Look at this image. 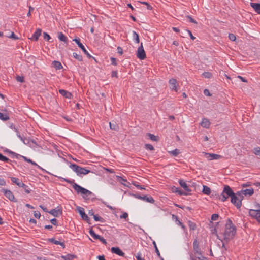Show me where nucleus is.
I'll return each mask as SVG.
<instances>
[{
	"label": "nucleus",
	"instance_id": "f257e3e1",
	"mask_svg": "<svg viewBox=\"0 0 260 260\" xmlns=\"http://www.w3.org/2000/svg\"><path fill=\"white\" fill-rule=\"evenodd\" d=\"M61 180H63L66 182L72 185L73 188L76 191L77 193H81L83 194V198L85 200H89V198L88 197L90 196H94V194L90 191L86 189L85 188L82 187L77 183H75L74 180H70L62 177H59Z\"/></svg>",
	"mask_w": 260,
	"mask_h": 260
},
{
	"label": "nucleus",
	"instance_id": "f03ea898",
	"mask_svg": "<svg viewBox=\"0 0 260 260\" xmlns=\"http://www.w3.org/2000/svg\"><path fill=\"white\" fill-rule=\"evenodd\" d=\"M236 233V226L233 224L232 220L228 218L225 224L224 232L221 233L223 235V241L228 243L233 239Z\"/></svg>",
	"mask_w": 260,
	"mask_h": 260
},
{
	"label": "nucleus",
	"instance_id": "7ed1b4c3",
	"mask_svg": "<svg viewBox=\"0 0 260 260\" xmlns=\"http://www.w3.org/2000/svg\"><path fill=\"white\" fill-rule=\"evenodd\" d=\"M234 192L231 188L229 185H224L222 192L221 194V197L219 198L222 202H224L229 197L231 198L232 195H234Z\"/></svg>",
	"mask_w": 260,
	"mask_h": 260
},
{
	"label": "nucleus",
	"instance_id": "20e7f679",
	"mask_svg": "<svg viewBox=\"0 0 260 260\" xmlns=\"http://www.w3.org/2000/svg\"><path fill=\"white\" fill-rule=\"evenodd\" d=\"M70 167L75 171L78 175H86L91 172L90 170L81 167L75 164H71Z\"/></svg>",
	"mask_w": 260,
	"mask_h": 260
},
{
	"label": "nucleus",
	"instance_id": "39448f33",
	"mask_svg": "<svg viewBox=\"0 0 260 260\" xmlns=\"http://www.w3.org/2000/svg\"><path fill=\"white\" fill-rule=\"evenodd\" d=\"M73 41L75 42L78 45V47L83 51V52L87 55V56L90 58L92 57V56L88 53L84 45L80 42V39L79 38H75L73 39Z\"/></svg>",
	"mask_w": 260,
	"mask_h": 260
},
{
	"label": "nucleus",
	"instance_id": "423d86ee",
	"mask_svg": "<svg viewBox=\"0 0 260 260\" xmlns=\"http://www.w3.org/2000/svg\"><path fill=\"white\" fill-rule=\"evenodd\" d=\"M1 191L3 192L5 196L11 201L17 202V200L15 199L13 192L10 190L3 188Z\"/></svg>",
	"mask_w": 260,
	"mask_h": 260
},
{
	"label": "nucleus",
	"instance_id": "0eeeda50",
	"mask_svg": "<svg viewBox=\"0 0 260 260\" xmlns=\"http://www.w3.org/2000/svg\"><path fill=\"white\" fill-rule=\"evenodd\" d=\"M137 56L141 60H143L146 57V53L144 50L142 43H141L140 46H139L137 49Z\"/></svg>",
	"mask_w": 260,
	"mask_h": 260
},
{
	"label": "nucleus",
	"instance_id": "6e6552de",
	"mask_svg": "<svg viewBox=\"0 0 260 260\" xmlns=\"http://www.w3.org/2000/svg\"><path fill=\"white\" fill-rule=\"evenodd\" d=\"M133 196L134 197H135L136 198H137V199H140V200H142L143 201H145L147 202H149L150 203H154L155 202L153 198L151 196L148 197L146 195L141 196V195L138 194H133Z\"/></svg>",
	"mask_w": 260,
	"mask_h": 260
},
{
	"label": "nucleus",
	"instance_id": "1a4fd4ad",
	"mask_svg": "<svg viewBox=\"0 0 260 260\" xmlns=\"http://www.w3.org/2000/svg\"><path fill=\"white\" fill-rule=\"evenodd\" d=\"M11 153L17 159H19V158L21 157L26 162H28L29 163H30L31 164H32V165L34 166H37L38 168H41V167L38 165H37L35 161H33L31 159H29V158H27L25 156H22V155H21L20 154H17L15 152H11Z\"/></svg>",
	"mask_w": 260,
	"mask_h": 260
},
{
	"label": "nucleus",
	"instance_id": "9d476101",
	"mask_svg": "<svg viewBox=\"0 0 260 260\" xmlns=\"http://www.w3.org/2000/svg\"><path fill=\"white\" fill-rule=\"evenodd\" d=\"M231 202L238 209L240 208L242 206V203L238 199V196L234 193V195L231 197Z\"/></svg>",
	"mask_w": 260,
	"mask_h": 260
},
{
	"label": "nucleus",
	"instance_id": "9b49d317",
	"mask_svg": "<svg viewBox=\"0 0 260 260\" xmlns=\"http://www.w3.org/2000/svg\"><path fill=\"white\" fill-rule=\"evenodd\" d=\"M77 210L79 213L80 214L82 218L86 221L87 223H90L89 222L90 221V219L87 216V214L85 213L84 209L83 208L81 207H77Z\"/></svg>",
	"mask_w": 260,
	"mask_h": 260
},
{
	"label": "nucleus",
	"instance_id": "f8f14e48",
	"mask_svg": "<svg viewBox=\"0 0 260 260\" xmlns=\"http://www.w3.org/2000/svg\"><path fill=\"white\" fill-rule=\"evenodd\" d=\"M249 214L250 216L256 219L260 223V210H249Z\"/></svg>",
	"mask_w": 260,
	"mask_h": 260
},
{
	"label": "nucleus",
	"instance_id": "ddd939ff",
	"mask_svg": "<svg viewBox=\"0 0 260 260\" xmlns=\"http://www.w3.org/2000/svg\"><path fill=\"white\" fill-rule=\"evenodd\" d=\"M204 154L206 156V158L210 160H214V159H219L222 157V156L213 153H208L206 152H204Z\"/></svg>",
	"mask_w": 260,
	"mask_h": 260
},
{
	"label": "nucleus",
	"instance_id": "4468645a",
	"mask_svg": "<svg viewBox=\"0 0 260 260\" xmlns=\"http://www.w3.org/2000/svg\"><path fill=\"white\" fill-rule=\"evenodd\" d=\"M112 253L116 254L119 256H124L125 253L118 247H112L111 249Z\"/></svg>",
	"mask_w": 260,
	"mask_h": 260
},
{
	"label": "nucleus",
	"instance_id": "2eb2a0df",
	"mask_svg": "<svg viewBox=\"0 0 260 260\" xmlns=\"http://www.w3.org/2000/svg\"><path fill=\"white\" fill-rule=\"evenodd\" d=\"M48 213L54 217H57L59 215H62V210L61 209H53L50 211L48 212Z\"/></svg>",
	"mask_w": 260,
	"mask_h": 260
},
{
	"label": "nucleus",
	"instance_id": "dca6fc26",
	"mask_svg": "<svg viewBox=\"0 0 260 260\" xmlns=\"http://www.w3.org/2000/svg\"><path fill=\"white\" fill-rule=\"evenodd\" d=\"M169 83L170 85V88L172 90H175L176 92L178 91V89L176 87V84L177 83V81L176 79L172 78L169 80Z\"/></svg>",
	"mask_w": 260,
	"mask_h": 260
},
{
	"label": "nucleus",
	"instance_id": "f3484780",
	"mask_svg": "<svg viewBox=\"0 0 260 260\" xmlns=\"http://www.w3.org/2000/svg\"><path fill=\"white\" fill-rule=\"evenodd\" d=\"M193 249L195 251V253L199 255H201L202 253L199 246V243L197 239H195L193 243Z\"/></svg>",
	"mask_w": 260,
	"mask_h": 260
},
{
	"label": "nucleus",
	"instance_id": "a211bd4d",
	"mask_svg": "<svg viewBox=\"0 0 260 260\" xmlns=\"http://www.w3.org/2000/svg\"><path fill=\"white\" fill-rule=\"evenodd\" d=\"M178 182L180 186L184 189L185 191L191 192V190L189 188V186L186 182L182 179H179Z\"/></svg>",
	"mask_w": 260,
	"mask_h": 260
},
{
	"label": "nucleus",
	"instance_id": "6ab92c4d",
	"mask_svg": "<svg viewBox=\"0 0 260 260\" xmlns=\"http://www.w3.org/2000/svg\"><path fill=\"white\" fill-rule=\"evenodd\" d=\"M59 92L63 96L67 99H71L73 96L72 94L70 92L64 89H59Z\"/></svg>",
	"mask_w": 260,
	"mask_h": 260
},
{
	"label": "nucleus",
	"instance_id": "aec40b11",
	"mask_svg": "<svg viewBox=\"0 0 260 260\" xmlns=\"http://www.w3.org/2000/svg\"><path fill=\"white\" fill-rule=\"evenodd\" d=\"M42 32V29L40 28H38L36 29V31L32 35V36L30 39L31 40H34L36 41H38L39 37L41 36Z\"/></svg>",
	"mask_w": 260,
	"mask_h": 260
},
{
	"label": "nucleus",
	"instance_id": "412c9836",
	"mask_svg": "<svg viewBox=\"0 0 260 260\" xmlns=\"http://www.w3.org/2000/svg\"><path fill=\"white\" fill-rule=\"evenodd\" d=\"M201 125L204 128H208L210 125V122L208 119L204 118L202 119Z\"/></svg>",
	"mask_w": 260,
	"mask_h": 260
},
{
	"label": "nucleus",
	"instance_id": "4be33fe9",
	"mask_svg": "<svg viewBox=\"0 0 260 260\" xmlns=\"http://www.w3.org/2000/svg\"><path fill=\"white\" fill-rule=\"evenodd\" d=\"M250 6L254 10V11L258 14H260V4L250 3Z\"/></svg>",
	"mask_w": 260,
	"mask_h": 260
},
{
	"label": "nucleus",
	"instance_id": "5701e85b",
	"mask_svg": "<svg viewBox=\"0 0 260 260\" xmlns=\"http://www.w3.org/2000/svg\"><path fill=\"white\" fill-rule=\"evenodd\" d=\"M58 38L60 41L63 42L64 43L67 44L68 43L67 37L62 32L58 33Z\"/></svg>",
	"mask_w": 260,
	"mask_h": 260
},
{
	"label": "nucleus",
	"instance_id": "b1692460",
	"mask_svg": "<svg viewBox=\"0 0 260 260\" xmlns=\"http://www.w3.org/2000/svg\"><path fill=\"white\" fill-rule=\"evenodd\" d=\"M172 191L174 192L178 193L179 195L186 196V195L188 194V193H187V192H186L182 190L178 187H174V188H172Z\"/></svg>",
	"mask_w": 260,
	"mask_h": 260
},
{
	"label": "nucleus",
	"instance_id": "393cba45",
	"mask_svg": "<svg viewBox=\"0 0 260 260\" xmlns=\"http://www.w3.org/2000/svg\"><path fill=\"white\" fill-rule=\"evenodd\" d=\"M61 257L64 260H73V259L77 258V256L74 254H68L66 255H62Z\"/></svg>",
	"mask_w": 260,
	"mask_h": 260
},
{
	"label": "nucleus",
	"instance_id": "a878e982",
	"mask_svg": "<svg viewBox=\"0 0 260 260\" xmlns=\"http://www.w3.org/2000/svg\"><path fill=\"white\" fill-rule=\"evenodd\" d=\"M52 67L55 68L56 70H60L63 68L61 63L58 61H53L52 62Z\"/></svg>",
	"mask_w": 260,
	"mask_h": 260
},
{
	"label": "nucleus",
	"instance_id": "bb28decb",
	"mask_svg": "<svg viewBox=\"0 0 260 260\" xmlns=\"http://www.w3.org/2000/svg\"><path fill=\"white\" fill-rule=\"evenodd\" d=\"M241 192L245 196H251L254 193V190L253 188L242 189Z\"/></svg>",
	"mask_w": 260,
	"mask_h": 260
},
{
	"label": "nucleus",
	"instance_id": "cd10ccee",
	"mask_svg": "<svg viewBox=\"0 0 260 260\" xmlns=\"http://www.w3.org/2000/svg\"><path fill=\"white\" fill-rule=\"evenodd\" d=\"M11 180L12 182L15 184H16L19 187H20L22 183H23L21 181H20L18 178L12 177H11Z\"/></svg>",
	"mask_w": 260,
	"mask_h": 260
},
{
	"label": "nucleus",
	"instance_id": "c85d7f7f",
	"mask_svg": "<svg viewBox=\"0 0 260 260\" xmlns=\"http://www.w3.org/2000/svg\"><path fill=\"white\" fill-rule=\"evenodd\" d=\"M10 119L9 116L8 115V113H3L0 112V119L6 121L7 120H8Z\"/></svg>",
	"mask_w": 260,
	"mask_h": 260
},
{
	"label": "nucleus",
	"instance_id": "c756f323",
	"mask_svg": "<svg viewBox=\"0 0 260 260\" xmlns=\"http://www.w3.org/2000/svg\"><path fill=\"white\" fill-rule=\"evenodd\" d=\"M146 136H148L150 140L153 141H158V137L157 136H156L150 133H147Z\"/></svg>",
	"mask_w": 260,
	"mask_h": 260
},
{
	"label": "nucleus",
	"instance_id": "7c9ffc66",
	"mask_svg": "<svg viewBox=\"0 0 260 260\" xmlns=\"http://www.w3.org/2000/svg\"><path fill=\"white\" fill-rule=\"evenodd\" d=\"M202 192L205 194L209 195L211 193V189L206 185H203Z\"/></svg>",
	"mask_w": 260,
	"mask_h": 260
},
{
	"label": "nucleus",
	"instance_id": "2f4dec72",
	"mask_svg": "<svg viewBox=\"0 0 260 260\" xmlns=\"http://www.w3.org/2000/svg\"><path fill=\"white\" fill-rule=\"evenodd\" d=\"M173 217H174L175 218L176 221L178 222V224L182 228V229L183 230L184 232H185L187 230L186 226L183 224V223H182L178 220V217L174 215H173Z\"/></svg>",
	"mask_w": 260,
	"mask_h": 260
},
{
	"label": "nucleus",
	"instance_id": "473e14b6",
	"mask_svg": "<svg viewBox=\"0 0 260 260\" xmlns=\"http://www.w3.org/2000/svg\"><path fill=\"white\" fill-rule=\"evenodd\" d=\"M110 129L114 131H118L119 129L118 125L116 124V122H110Z\"/></svg>",
	"mask_w": 260,
	"mask_h": 260
},
{
	"label": "nucleus",
	"instance_id": "72a5a7b5",
	"mask_svg": "<svg viewBox=\"0 0 260 260\" xmlns=\"http://www.w3.org/2000/svg\"><path fill=\"white\" fill-rule=\"evenodd\" d=\"M133 39L135 41L136 43H139L140 42L139 36L135 31H133Z\"/></svg>",
	"mask_w": 260,
	"mask_h": 260
},
{
	"label": "nucleus",
	"instance_id": "f704fd0d",
	"mask_svg": "<svg viewBox=\"0 0 260 260\" xmlns=\"http://www.w3.org/2000/svg\"><path fill=\"white\" fill-rule=\"evenodd\" d=\"M188 226L190 231H194L196 228V224L194 222L191 221H188Z\"/></svg>",
	"mask_w": 260,
	"mask_h": 260
},
{
	"label": "nucleus",
	"instance_id": "c9c22d12",
	"mask_svg": "<svg viewBox=\"0 0 260 260\" xmlns=\"http://www.w3.org/2000/svg\"><path fill=\"white\" fill-rule=\"evenodd\" d=\"M89 234L94 239L98 240V239L99 238L100 235L95 234L94 231L92 229L90 230Z\"/></svg>",
	"mask_w": 260,
	"mask_h": 260
},
{
	"label": "nucleus",
	"instance_id": "e433bc0d",
	"mask_svg": "<svg viewBox=\"0 0 260 260\" xmlns=\"http://www.w3.org/2000/svg\"><path fill=\"white\" fill-rule=\"evenodd\" d=\"M0 160L3 161L4 162H11L8 158L6 156L3 155L2 153H0Z\"/></svg>",
	"mask_w": 260,
	"mask_h": 260
},
{
	"label": "nucleus",
	"instance_id": "4c0bfd02",
	"mask_svg": "<svg viewBox=\"0 0 260 260\" xmlns=\"http://www.w3.org/2000/svg\"><path fill=\"white\" fill-rule=\"evenodd\" d=\"M20 187H22L24 190V191L27 193V194H29L30 193V190L29 189L28 187V186H27L26 185H25L24 183H22Z\"/></svg>",
	"mask_w": 260,
	"mask_h": 260
},
{
	"label": "nucleus",
	"instance_id": "58836bf2",
	"mask_svg": "<svg viewBox=\"0 0 260 260\" xmlns=\"http://www.w3.org/2000/svg\"><path fill=\"white\" fill-rule=\"evenodd\" d=\"M73 57L78 60L81 61L83 60L82 55L78 54L77 53L74 52L73 54Z\"/></svg>",
	"mask_w": 260,
	"mask_h": 260
},
{
	"label": "nucleus",
	"instance_id": "ea45409f",
	"mask_svg": "<svg viewBox=\"0 0 260 260\" xmlns=\"http://www.w3.org/2000/svg\"><path fill=\"white\" fill-rule=\"evenodd\" d=\"M93 218L96 221H101V222H104L105 221L102 217L97 214L94 215Z\"/></svg>",
	"mask_w": 260,
	"mask_h": 260
},
{
	"label": "nucleus",
	"instance_id": "a19ab883",
	"mask_svg": "<svg viewBox=\"0 0 260 260\" xmlns=\"http://www.w3.org/2000/svg\"><path fill=\"white\" fill-rule=\"evenodd\" d=\"M202 76L206 78L210 79L212 77V74L210 72H205L202 74Z\"/></svg>",
	"mask_w": 260,
	"mask_h": 260
},
{
	"label": "nucleus",
	"instance_id": "79ce46f5",
	"mask_svg": "<svg viewBox=\"0 0 260 260\" xmlns=\"http://www.w3.org/2000/svg\"><path fill=\"white\" fill-rule=\"evenodd\" d=\"M132 184L139 189H140V190L145 189V188L144 187H143L142 185H139L138 182H136V181L133 182L132 183Z\"/></svg>",
	"mask_w": 260,
	"mask_h": 260
},
{
	"label": "nucleus",
	"instance_id": "37998d69",
	"mask_svg": "<svg viewBox=\"0 0 260 260\" xmlns=\"http://www.w3.org/2000/svg\"><path fill=\"white\" fill-rule=\"evenodd\" d=\"M153 244L154 245V247L155 248V252L156 253L157 255H158V256L160 258L161 256L160 255V252H159V251L156 246V244L155 243V241H153Z\"/></svg>",
	"mask_w": 260,
	"mask_h": 260
},
{
	"label": "nucleus",
	"instance_id": "c03bdc74",
	"mask_svg": "<svg viewBox=\"0 0 260 260\" xmlns=\"http://www.w3.org/2000/svg\"><path fill=\"white\" fill-rule=\"evenodd\" d=\"M169 152L173 156H177L180 153V150L178 149H175Z\"/></svg>",
	"mask_w": 260,
	"mask_h": 260
},
{
	"label": "nucleus",
	"instance_id": "a18cd8bd",
	"mask_svg": "<svg viewBox=\"0 0 260 260\" xmlns=\"http://www.w3.org/2000/svg\"><path fill=\"white\" fill-rule=\"evenodd\" d=\"M13 129L17 133V136H18V137L19 138L20 140L23 141V143H25L24 140L22 137H21V136L20 135L18 129L17 128H16L15 126H14Z\"/></svg>",
	"mask_w": 260,
	"mask_h": 260
},
{
	"label": "nucleus",
	"instance_id": "49530a36",
	"mask_svg": "<svg viewBox=\"0 0 260 260\" xmlns=\"http://www.w3.org/2000/svg\"><path fill=\"white\" fill-rule=\"evenodd\" d=\"M48 241L56 245H58L60 244V241L56 240L54 238H49L48 239Z\"/></svg>",
	"mask_w": 260,
	"mask_h": 260
},
{
	"label": "nucleus",
	"instance_id": "de8ad7c7",
	"mask_svg": "<svg viewBox=\"0 0 260 260\" xmlns=\"http://www.w3.org/2000/svg\"><path fill=\"white\" fill-rule=\"evenodd\" d=\"M145 148L146 149L150 150H154V147L151 144H146L145 145Z\"/></svg>",
	"mask_w": 260,
	"mask_h": 260
},
{
	"label": "nucleus",
	"instance_id": "09e8293b",
	"mask_svg": "<svg viewBox=\"0 0 260 260\" xmlns=\"http://www.w3.org/2000/svg\"><path fill=\"white\" fill-rule=\"evenodd\" d=\"M16 79L18 82L23 83L24 82V78L23 76H17L16 77Z\"/></svg>",
	"mask_w": 260,
	"mask_h": 260
},
{
	"label": "nucleus",
	"instance_id": "8fccbe9b",
	"mask_svg": "<svg viewBox=\"0 0 260 260\" xmlns=\"http://www.w3.org/2000/svg\"><path fill=\"white\" fill-rule=\"evenodd\" d=\"M43 37L44 39L48 41H50V40L51 39L50 36L47 32H43Z\"/></svg>",
	"mask_w": 260,
	"mask_h": 260
},
{
	"label": "nucleus",
	"instance_id": "3c124183",
	"mask_svg": "<svg viewBox=\"0 0 260 260\" xmlns=\"http://www.w3.org/2000/svg\"><path fill=\"white\" fill-rule=\"evenodd\" d=\"M254 153L260 156V147H256L254 149Z\"/></svg>",
	"mask_w": 260,
	"mask_h": 260
},
{
	"label": "nucleus",
	"instance_id": "603ef678",
	"mask_svg": "<svg viewBox=\"0 0 260 260\" xmlns=\"http://www.w3.org/2000/svg\"><path fill=\"white\" fill-rule=\"evenodd\" d=\"M229 38L232 41H235L236 39L235 35L233 34H229Z\"/></svg>",
	"mask_w": 260,
	"mask_h": 260
},
{
	"label": "nucleus",
	"instance_id": "864d4df0",
	"mask_svg": "<svg viewBox=\"0 0 260 260\" xmlns=\"http://www.w3.org/2000/svg\"><path fill=\"white\" fill-rule=\"evenodd\" d=\"M186 17L189 19L190 22L194 23L196 24H197V22L193 18H192L190 16L187 15L186 16Z\"/></svg>",
	"mask_w": 260,
	"mask_h": 260
},
{
	"label": "nucleus",
	"instance_id": "5fc2aeb1",
	"mask_svg": "<svg viewBox=\"0 0 260 260\" xmlns=\"http://www.w3.org/2000/svg\"><path fill=\"white\" fill-rule=\"evenodd\" d=\"M9 37L15 40H18L19 39L18 37L13 32H11V35L9 36Z\"/></svg>",
	"mask_w": 260,
	"mask_h": 260
},
{
	"label": "nucleus",
	"instance_id": "6e6d98bb",
	"mask_svg": "<svg viewBox=\"0 0 260 260\" xmlns=\"http://www.w3.org/2000/svg\"><path fill=\"white\" fill-rule=\"evenodd\" d=\"M141 4L145 5L148 10H152V7L146 2H141Z\"/></svg>",
	"mask_w": 260,
	"mask_h": 260
},
{
	"label": "nucleus",
	"instance_id": "4d7b16f0",
	"mask_svg": "<svg viewBox=\"0 0 260 260\" xmlns=\"http://www.w3.org/2000/svg\"><path fill=\"white\" fill-rule=\"evenodd\" d=\"M219 218V215L217 214H213L211 216V219L212 220H217Z\"/></svg>",
	"mask_w": 260,
	"mask_h": 260
},
{
	"label": "nucleus",
	"instance_id": "13d9d810",
	"mask_svg": "<svg viewBox=\"0 0 260 260\" xmlns=\"http://www.w3.org/2000/svg\"><path fill=\"white\" fill-rule=\"evenodd\" d=\"M98 240H99L103 244L105 245L107 244V241L103 237L100 236Z\"/></svg>",
	"mask_w": 260,
	"mask_h": 260
},
{
	"label": "nucleus",
	"instance_id": "bf43d9fd",
	"mask_svg": "<svg viewBox=\"0 0 260 260\" xmlns=\"http://www.w3.org/2000/svg\"><path fill=\"white\" fill-rule=\"evenodd\" d=\"M110 60L111 61V63L113 65L116 66L117 65V60L116 58L114 57H111Z\"/></svg>",
	"mask_w": 260,
	"mask_h": 260
},
{
	"label": "nucleus",
	"instance_id": "052dcab7",
	"mask_svg": "<svg viewBox=\"0 0 260 260\" xmlns=\"http://www.w3.org/2000/svg\"><path fill=\"white\" fill-rule=\"evenodd\" d=\"M34 216L37 218H39L41 216L40 213L38 211H35L34 212Z\"/></svg>",
	"mask_w": 260,
	"mask_h": 260
},
{
	"label": "nucleus",
	"instance_id": "680f3d73",
	"mask_svg": "<svg viewBox=\"0 0 260 260\" xmlns=\"http://www.w3.org/2000/svg\"><path fill=\"white\" fill-rule=\"evenodd\" d=\"M136 258L137 260H145L143 257L142 256V254L140 253H137V255L136 256Z\"/></svg>",
	"mask_w": 260,
	"mask_h": 260
},
{
	"label": "nucleus",
	"instance_id": "e2e57ef3",
	"mask_svg": "<svg viewBox=\"0 0 260 260\" xmlns=\"http://www.w3.org/2000/svg\"><path fill=\"white\" fill-rule=\"evenodd\" d=\"M119 181L121 183V184H123L125 186H126V185L124 183V182H127L126 179H124L121 177H119Z\"/></svg>",
	"mask_w": 260,
	"mask_h": 260
},
{
	"label": "nucleus",
	"instance_id": "0e129e2a",
	"mask_svg": "<svg viewBox=\"0 0 260 260\" xmlns=\"http://www.w3.org/2000/svg\"><path fill=\"white\" fill-rule=\"evenodd\" d=\"M50 222L54 225H57V220L56 218L51 219Z\"/></svg>",
	"mask_w": 260,
	"mask_h": 260
},
{
	"label": "nucleus",
	"instance_id": "69168bd1",
	"mask_svg": "<svg viewBox=\"0 0 260 260\" xmlns=\"http://www.w3.org/2000/svg\"><path fill=\"white\" fill-rule=\"evenodd\" d=\"M111 76H112V77L118 78L117 71H113L112 72V73H111Z\"/></svg>",
	"mask_w": 260,
	"mask_h": 260
},
{
	"label": "nucleus",
	"instance_id": "338daca9",
	"mask_svg": "<svg viewBox=\"0 0 260 260\" xmlns=\"http://www.w3.org/2000/svg\"><path fill=\"white\" fill-rule=\"evenodd\" d=\"M252 183L251 182H246L241 185L243 187H249L251 186Z\"/></svg>",
	"mask_w": 260,
	"mask_h": 260
},
{
	"label": "nucleus",
	"instance_id": "774afa93",
	"mask_svg": "<svg viewBox=\"0 0 260 260\" xmlns=\"http://www.w3.org/2000/svg\"><path fill=\"white\" fill-rule=\"evenodd\" d=\"M128 214L126 212H124L122 215L120 216V218L126 219L128 217Z\"/></svg>",
	"mask_w": 260,
	"mask_h": 260
}]
</instances>
